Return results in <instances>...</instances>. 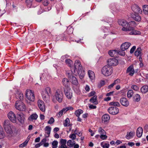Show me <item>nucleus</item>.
<instances>
[{"label":"nucleus","mask_w":148,"mask_h":148,"mask_svg":"<svg viewBox=\"0 0 148 148\" xmlns=\"http://www.w3.org/2000/svg\"><path fill=\"white\" fill-rule=\"evenodd\" d=\"M71 83L75 85H77L78 84V82L76 78L74 76H72V77L70 79H69Z\"/></svg>","instance_id":"29"},{"label":"nucleus","mask_w":148,"mask_h":148,"mask_svg":"<svg viewBox=\"0 0 148 148\" xmlns=\"http://www.w3.org/2000/svg\"><path fill=\"white\" fill-rule=\"evenodd\" d=\"M76 134H74V133L70 134L69 136V138L72 139V140H73L76 138Z\"/></svg>","instance_id":"53"},{"label":"nucleus","mask_w":148,"mask_h":148,"mask_svg":"<svg viewBox=\"0 0 148 148\" xmlns=\"http://www.w3.org/2000/svg\"><path fill=\"white\" fill-rule=\"evenodd\" d=\"M33 0H25L26 4L29 8L31 7L32 5V3Z\"/></svg>","instance_id":"38"},{"label":"nucleus","mask_w":148,"mask_h":148,"mask_svg":"<svg viewBox=\"0 0 148 148\" xmlns=\"http://www.w3.org/2000/svg\"><path fill=\"white\" fill-rule=\"evenodd\" d=\"M131 9L135 13H141L142 12V10L138 5L135 4H134L132 5Z\"/></svg>","instance_id":"11"},{"label":"nucleus","mask_w":148,"mask_h":148,"mask_svg":"<svg viewBox=\"0 0 148 148\" xmlns=\"http://www.w3.org/2000/svg\"><path fill=\"white\" fill-rule=\"evenodd\" d=\"M119 24L123 27L122 30L124 31L132 30V28L130 26L129 23L124 20H119L118 21Z\"/></svg>","instance_id":"3"},{"label":"nucleus","mask_w":148,"mask_h":148,"mask_svg":"<svg viewBox=\"0 0 148 148\" xmlns=\"http://www.w3.org/2000/svg\"><path fill=\"white\" fill-rule=\"evenodd\" d=\"M18 120L21 124L24 123L25 117L24 115L22 114H20L18 115L17 117Z\"/></svg>","instance_id":"23"},{"label":"nucleus","mask_w":148,"mask_h":148,"mask_svg":"<svg viewBox=\"0 0 148 148\" xmlns=\"http://www.w3.org/2000/svg\"><path fill=\"white\" fill-rule=\"evenodd\" d=\"M143 133V128L140 127H139L137 129L136 131V135L138 137H140L142 135Z\"/></svg>","instance_id":"27"},{"label":"nucleus","mask_w":148,"mask_h":148,"mask_svg":"<svg viewBox=\"0 0 148 148\" xmlns=\"http://www.w3.org/2000/svg\"><path fill=\"white\" fill-rule=\"evenodd\" d=\"M88 73L91 81H94L95 79V75L94 72L92 71L89 70L88 71Z\"/></svg>","instance_id":"21"},{"label":"nucleus","mask_w":148,"mask_h":148,"mask_svg":"<svg viewBox=\"0 0 148 148\" xmlns=\"http://www.w3.org/2000/svg\"><path fill=\"white\" fill-rule=\"evenodd\" d=\"M58 142L56 140H54L52 143V148H57L58 147Z\"/></svg>","instance_id":"49"},{"label":"nucleus","mask_w":148,"mask_h":148,"mask_svg":"<svg viewBox=\"0 0 148 148\" xmlns=\"http://www.w3.org/2000/svg\"><path fill=\"white\" fill-rule=\"evenodd\" d=\"M49 4V2L47 0H45L43 2V4L44 5L47 6Z\"/></svg>","instance_id":"62"},{"label":"nucleus","mask_w":148,"mask_h":148,"mask_svg":"<svg viewBox=\"0 0 148 148\" xmlns=\"http://www.w3.org/2000/svg\"><path fill=\"white\" fill-rule=\"evenodd\" d=\"M140 96L138 94H135L133 97V101H135L138 102L140 101Z\"/></svg>","instance_id":"35"},{"label":"nucleus","mask_w":148,"mask_h":148,"mask_svg":"<svg viewBox=\"0 0 148 148\" xmlns=\"http://www.w3.org/2000/svg\"><path fill=\"white\" fill-rule=\"evenodd\" d=\"M75 144V142L73 140H68L67 142V144L68 146L70 147H73L74 145Z\"/></svg>","instance_id":"30"},{"label":"nucleus","mask_w":148,"mask_h":148,"mask_svg":"<svg viewBox=\"0 0 148 148\" xmlns=\"http://www.w3.org/2000/svg\"><path fill=\"white\" fill-rule=\"evenodd\" d=\"M51 92V89L49 87H47L45 89L42 91V93H44L45 94H48L49 95Z\"/></svg>","instance_id":"37"},{"label":"nucleus","mask_w":148,"mask_h":148,"mask_svg":"<svg viewBox=\"0 0 148 148\" xmlns=\"http://www.w3.org/2000/svg\"><path fill=\"white\" fill-rule=\"evenodd\" d=\"M77 74V73H74L73 69H71V71H68L66 72V75L69 79H71L72 76H74V75H76Z\"/></svg>","instance_id":"15"},{"label":"nucleus","mask_w":148,"mask_h":148,"mask_svg":"<svg viewBox=\"0 0 148 148\" xmlns=\"http://www.w3.org/2000/svg\"><path fill=\"white\" fill-rule=\"evenodd\" d=\"M8 118L13 123H17V117L16 115L14 112L10 111L7 114Z\"/></svg>","instance_id":"7"},{"label":"nucleus","mask_w":148,"mask_h":148,"mask_svg":"<svg viewBox=\"0 0 148 148\" xmlns=\"http://www.w3.org/2000/svg\"><path fill=\"white\" fill-rule=\"evenodd\" d=\"M131 88L135 91H138L139 89L138 87L136 85H132Z\"/></svg>","instance_id":"52"},{"label":"nucleus","mask_w":148,"mask_h":148,"mask_svg":"<svg viewBox=\"0 0 148 148\" xmlns=\"http://www.w3.org/2000/svg\"><path fill=\"white\" fill-rule=\"evenodd\" d=\"M66 139H61L60 141V145H66Z\"/></svg>","instance_id":"54"},{"label":"nucleus","mask_w":148,"mask_h":148,"mask_svg":"<svg viewBox=\"0 0 148 148\" xmlns=\"http://www.w3.org/2000/svg\"><path fill=\"white\" fill-rule=\"evenodd\" d=\"M74 73L76 72L79 75V78L82 79L84 75V72L82 68L80 62L78 60H76L74 64Z\"/></svg>","instance_id":"1"},{"label":"nucleus","mask_w":148,"mask_h":148,"mask_svg":"<svg viewBox=\"0 0 148 148\" xmlns=\"http://www.w3.org/2000/svg\"><path fill=\"white\" fill-rule=\"evenodd\" d=\"M51 128L48 126H47L45 128V135L46 137H48L49 136Z\"/></svg>","instance_id":"20"},{"label":"nucleus","mask_w":148,"mask_h":148,"mask_svg":"<svg viewBox=\"0 0 148 148\" xmlns=\"http://www.w3.org/2000/svg\"><path fill=\"white\" fill-rule=\"evenodd\" d=\"M108 53L112 57H117L118 55V51L117 50H110L108 51Z\"/></svg>","instance_id":"18"},{"label":"nucleus","mask_w":148,"mask_h":148,"mask_svg":"<svg viewBox=\"0 0 148 148\" xmlns=\"http://www.w3.org/2000/svg\"><path fill=\"white\" fill-rule=\"evenodd\" d=\"M55 96L56 100L60 103L62 102L63 95L62 92L60 90H58L56 92Z\"/></svg>","instance_id":"8"},{"label":"nucleus","mask_w":148,"mask_h":148,"mask_svg":"<svg viewBox=\"0 0 148 148\" xmlns=\"http://www.w3.org/2000/svg\"><path fill=\"white\" fill-rule=\"evenodd\" d=\"M38 117V116L36 114H33L29 117L28 120L29 121H33L34 120H36Z\"/></svg>","instance_id":"25"},{"label":"nucleus","mask_w":148,"mask_h":148,"mask_svg":"<svg viewBox=\"0 0 148 148\" xmlns=\"http://www.w3.org/2000/svg\"><path fill=\"white\" fill-rule=\"evenodd\" d=\"M74 91L77 93H79V90L78 87H77L76 88H74Z\"/></svg>","instance_id":"61"},{"label":"nucleus","mask_w":148,"mask_h":148,"mask_svg":"<svg viewBox=\"0 0 148 148\" xmlns=\"http://www.w3.org/2000/svg\"><path fill=\"white\" fill-rule=\"evenodd\" d=\"M64 92L66 97L69 99H71L73 97V93L71 88L64 89Z\"/></svg>","instance_id":"10"},{"label":"nucleus","mask_w":148,"mask_h":148,"mask_svg":"<svg viewBox=\"0 0 148 148\" xmlns=\"http://www.w3.org/2000/svg\"><path fill=\"white\" fill-rule=\"evenodd\" d=\"M121 82L120 79H117L114 81L113 84L114 85L119 84Z\"/></svg>","instance_id":"56"},{"label":"nucleus","mask_w":148,"mask_h":148,"mask_svg":"<svg viewBox=\"0 0 148 148\" xmlns=\"http://www.w3.org/2000/svg\"><path fill=\"white\" fill-rule=\"evenodd\" d=\"M141 49L140 48H138L135 52V55L137 57L140 56L141 54Z\"/></svg>","instance_id":"40"},{"label":"nucleus","mask_w":148,"mask_h":148,"mask_svg":"<svg viewBox=\"0 0 148 148\" xmlns=\"http://www.w3.org/2000/svg\"><path fill=\"white\" fill-rule=\"evenodd\" d=\"M120 102L121 104L123 106L127 107L129 105V102L126 98L122 97L121 98Z\"/></svg>","instance_id":"16"},{"label":"nucleus","mask_w":148,"mask_h":148,"mask_svg":"<svg viewBox=\"0 0 148 148\" xmlns=\"http://www.w3.org/2000/svg\"><path fill=\"white\" fill-rule=\"evenodd\" d=\"M98 132L99 133L101 134H106L105 131L103 129H102L101 127L99 128Z\"/></svg>","instance_id":"50"},{"label":"nucleus","mask_w":148,"mask_h":148,"mask_svg":"<svg viewBox=\"0 0 148 148\" xmlns=\"http://www.w3.org/2000/svg\"><path fill=\"white\" fill-rule=\"evenodd\" d=\"M58 148H68L66 145H60Z\"/></svg>","instance_id":"63"},{"label":"nucleus","mask_w":148,"mask_h":148,"mask_svg":"<svg viewBox=\"0 0 148 148\" xmlns=\"http://www.w3.org/2000/svg\"><path fill=\"white\" fill-rule=\"evenodd\" d=\"M139 13H136L132 16V18L136 21L140 22L141 19V17L140 15L138 14Z\"/></svg>","instance_id":"24"},{"label":"nucleus","mask_w":148,"mask_h":148,"mask_svg":"<svg viewBox=\"0 0 148 148\" xmlns=\"http://www.w3.org/2000/svg\"><path fill=\"white\" fill-rule=\"evenodd\" d=\"M126 73H129V75L130 76H132L133 75L134 71L132 65H131L127 69Z\"/></svg>","instance_id":"19"},{"label":"nucleus","mask_w":148,"mask_h":148,"mask_svg":"<svg viewBox=\"0 0 148 148\" xmlns=\"http://www.w3.org/2000/svg\"><path fill=\"white\" fill-rule=\"evenodd\" d=\"M66 64L69 66H71L73 64V62L69 59H67L65 60Z\"/></svg>","instance_id":"39"},{"label":"nucleus","mask_w":148,"mask_h":148,"mask_svg":"<svg viewBox=\"0 0 148 148\" xmlns=\"http://www.w3.org/2000/svg\"><path fill=\"white\" fill-rule=\"evenodd\" d=\"M42 95L43 99L46 102H48L49 100V95L42 93Z\"/></svg>","instance_id":"31"},{"label":"nucleus","mask_w":148,"mask_h":148,"mask_svg":"<svg viewBox=\"0 0 148 148\" xmlns=\"http://www.w3.org/2000/svg\"><path fill=\"white\" fill-rule=\"evenodd\" d=\"M16 97L18 99H19L20 101H22L23 100V94L21 92H18L16 94Z\"/></svg>","instance_id":"33"},{"label":"nucleus","mask_w":148,"mask_h":148,"mask_svg":"<svg viewBox=\"0 0 148 148\" xmlns=\"http://www.w3.org/2000/svg\"><path fill=\"white\" fill-rule=\"evenodd\" d=\"M15 108L16 109L24 111L26 109V107L25 104L21 101H17L15 103Z\"/></svg>","instance_id":"6"},{"label":"nucleus","mask_w":148,"mask_h":148,"mask_svg":"<svg viewBox=\"0 0 148 148\" xmlns=\"http://www.w3.org/2000/svg\"><path fill=\"white\" fill-rule=\"evenodd\" d=\"M140 90L143 94H145L148 92V86L145 85L143 86L141 88Z\"/></svg>","instance_id":"28"},{"label":"nucleus","mask_w":148,"mask_h":148,"mask_svg":"<svg viewBox=\"0 0 148 148\" xmlns=\"http://www.w3.org/2000/svg\"><path fill=\"white\" fill-rule=\"evenodd\" d=\"M110 117L108 114H104L102 117V121L103 123H105L108 122L109 120Z\"/></svg>","instance_id":"22"},{"label":"nucleus","mask_w":148,"mask_h":148,"mask_svg":"<svg viewBox=\"0 0 148 148\" xmlns=\"http://www.w3.org/2000/svg\"><path fill=\"white\" fill-rule=\"evenodd\" d=\"M38 105L40 110L42 112L45 110V105L44 102L42 100H38Z\"/></svg>","instance_id":"13"},{"label":"nucleus","mask_w":148,"mask_h":148,"mask_svg":"<svg viewBox=\"0 0 148 148\" xmlns=\"http://www.w3.org/2000/svg\"><path fill=\"white\" fill-rule=\"evenodd\" d=\"M90 101L92 103L96 104L97 103V97L93 96L90 99Z\"/></svg>","instance_id":"45"},{"label":"nucleus","mask_w":148,"mask_h":148,"mask_svg":"<svg viewBox=\"0 0 148 148\" xmlns=\"http://www.w3.org/2000/svg\"><path fill=\"white\" fill-rule=\"evenodd\" d=\"M3 127L6 132L8 134H12L13 131L11 129L10 123V121L8 120H5L3 123Z\"/></svg>","instance_id":"4"},{"label":"nucleus","mask_w":148,"mask_h":148,"mask_svg":"<svg viewBox=\"0 0 148 148\" xmlns=\"http://www.w3.org/2000/svg\"><path fill=\"white\" fill-rule=\"evenodd\" d=\"M143 10L144 13L146 14H148V5H144L143 6Z\"/></svg>","instance_id":"41"},{"label":"nucleus","mask_w":148,"mask_h":148,"mask_svg":"<svg viewBox=\"0 0 148 148\" xmlns=\"http://www.w3.org/2000/svg\"><path fill=\"white\" fill-rule=\"evenodd\" d=\"M101 145L103 148H108L110 146L109 144L105 143L103 142L101 143Z\"/></svg>","instance_id":"47"},{"label":"nucleus","mask_w":148,"mask_h":148,"mask_svg":"<svg viewBox=\"0 0 148 148\" xmlns=\"http://www.w3.org/2000/svg\"><path fill=\"white\" fill-rule=\"evenodd\" d=\"M100 137L102 140H105L107 138V136L105 134H102L101 135Z\"/></svg>","instance_id":"55"},{"label":"nucleus","mask_w":148,"mask_h":148,"mask_svg":"<svg viewBox=\"0 0 148 148\" xmlns=\"http://www.w3.org/2000/svg\"><path fill=\"white\" fill-rule=\"evenodd\" d=\"M124 51H118V54L122 56H123L125 55V52Z\"/></svg>","instance_id":"58"},{"label":"nucleus","mask_w":148,"mask_h":148,"mask_svg":"<svg viewBox=\"0 0 148 148\" xmlns=\"http://www.w3.org/2000/svg\"><path fill=\"white\" fill-rule=\"evenodd\" d=\"M135 133L130 132H127V135L126 136V138L127 139H130V138H132L134 136Z\"/></svg>","instance_id":"32"},{"label":"nucleus","mask_w":148,"mask_h":148,"mask_svg":"<svg viewBox=\"0 0 148 148\" xmlns=\"http://www.w3.org/2000/svg\"><path fill=\"white\" fill-rule=\"evenodd\" d=\"M73 109V107L71 106L68 107L66 108H63L62 110L64 114L66 113V112L69 110H72Z\"/></svg>","instance_id":"43"},{"label":"nucleus","mask_w":148,"mask_h":148,"mask_svg":"<svg viewBox=\"0 0 148 148\" xmlns=\"http://www.w3.org/2000/svg\"><path fill=\"white\" fill-rule=\"evenodd\" d=\"M89 108L90 109H94L96 108V106L93 105H90L89 106Z\"/></svg>","instance_id":"64"},{"label":"nucleus","mask_w":148,"mask_h":148,"mask_svg":"<svg viewBox=\"0 0 148 148\" xmlns=\"http://www.w3.org/2000/svg\"><path fill=\"white\" fill-rule=\"evenodd\" d=\"M136 47L135 46H133L132 48L130 50V53H133L134 52V51L135 49H136Z\"/></svg>","instance_id":"59"},{"label":"nucleus","mask_w":148,"mask_h":148,"mask_svg":"<svg viewBox=\"0 0 148 148\" xmlns=\"http://www.w3.org/2000/svg\"><path fill=\"white\" fill-rule=\"evenodd\" d=\"M70 120L68 118H67L64 121L63 125L65 127L69 126L70 125Z\"/></svg>","instance_id":"42"},{"label":"nucleus","mask_w":148,"mask_h":148,"mask_svg":"<svg viewBox=\"0 0 148 148\" xmlns=\"http://www.w3.org/2000/svg\"><path fill=\"white\" fill-rule=\"evenodd\" d=\"M83 111L79 109L76 110L75 112V114L77 116H79L80 114L83 113Z\"/></svg>","instance_id":"48"},{"label":"nucleus","mask_w":148,"mask_h":148,"mask_svg":"<svg viewBox=\"0 0 148 148\" xmlns=\"http://www.w3.org/2000/svg\"><path fill=\"white\" fill-rule=\"evenodd\" d=\"M134 94L133 90H129L127 93V97L128 98L130 99L133 96Z\"/></svg>","instance_id":"36"},{"label":"nucleus","mask_w":148,"mask_h":148,"mask_svg":"<svg viewBox=\"0 0 148 148\" xmlns=\"http://www.w3.org/2000/svg\"><path fill=\"white\" fill-rule=\"evenodd\" d=\"M108 111L110 114L112 115H116L119 112V109L115 107L111 106L108 109Z\"/></svg>","instance_id":"9"},{"label":"nucleus","mask_w":148,"mask_h":148,"mask_svg":"<svg viewBox=\"0 0 148 148\" xmlns=\"http://www.w3.org/2000/svg\"><path fill=\"white\" fill-rule=\"evenodd\" d=\"M105 84V82L104 80L101 81L98 84V86L99 88H100L101 87L104 86Z\"/></svg>","instance_id":"51"},{"label":"nucleus","mask_w":148,"mask_h":148,"mask_svg":"<svg viewBox=\"0 0 148 148\" xmlns=\"http://www.w3.org/2000/svg\"><path fill=\"white\" fill-rule=\"evenodd\" d=\"M46 141H47L46 139L44 138L40 142V144H41L42 145L43 144H44L45 143H46Z\"/></svg>","instance_id":"60"},{"label":"nucleus","mask_w":148,"mask_h":148,"mask_svg":"<svg viewBox=\"0 0 148 148\" xmlns=\"http://www.w3.org/2000/svg\"><path fill=\"white\" fill-rule=\"evenodd\" d=\"M109 105L110 106H115L119 107L120 106L119 102L117 101H113L110 103Z\"/></svg>","instance_id":"46"},{"label":"nucleus","mask_w":148,"mask_h":148,"mask_svg":"<svg viewBox=\"0 0 148 148\" xmlns=\"http://www.w3.org/2000/svg\"><path fill=\"white\" fill-rule=\"evenodd\" d=\"M131 43L129 42H125L122 44L121 46V50L125 51L131 45Z\"/></svg>","instance_id":"17"},{"label":"nucleus","mask_w":148,"mask_h":148,"mask_svg":"<svg viewBox=\"0 0 148 148\" xmlns=\"http://www.w3.org/2000/svg\"><path fill=\"white\" fill-rule=\"evenodd\" d=\"M133 29L132 30H127V31H131V32L129 33L130 35H136L140 34V33L139 31L134 30V28L132 27Z\"/></svg>","instance_id":"26"},{"label":"nucleus","mask_w":148,"mask_h":148,"mask_svg":"<svg viewBox=\"0 0 148 148\" xmlns=\"http://www.w3.org/2000/svg\"><path fill=\"white\" fill-rule=\"evenodd\" d=\"M102 74L105 76H108L111 75L113 72L112 67L108 65L103 66L101 70Z\"/></svg>","instance_id":"2"},{"label":"nucleus","mask_w":148,"mask_h":148,"mask_svg":"<svg viewBox=\"0 0 148 148\" xmlns=\"http://www.w3.org/2000/svg\"><path fill=\"white\" fill-rule=\"evenodd\" d=\"M26 97L29 101H34L35 100V96L34 92L29 89H27L25 92Z\"/></svg>","instance_id":"5"},{"label":"nucleus","mask_w":148,"mask_h":148,"mask_svg":"<svg viewBox=\"0 0 148 148\" xmlns=\"http://www.w3.org/2000/svg\"><path fill=\"white\" fill-rule=\"evenodd\" d=\"M118 61L116 58H110L108 61V65L109 66H115L118 64Z\"/></svg>","instance_id":"12"},{"label":"nucleus","mask_w":148,"mask_h":148,"mask_svg":"<svg viewBox=\"0 0 148 148\" xmlns=\"http://www.w3.org/2000/svg\"><path fill=\"white\" fill-rule=\"evenodd\" d=\"M54 121V120L53 117H51L50 118V119L48 121V123L50 124H51L53 123Z\"/></svg>","instance_id":"57"},{"label":"nucleus","mask_w":148,"mask_h":148,"mask_svg":"<svg viewBox=\"0 0 148 148\" xmlns=\"http://www.w3.org/2000/svg\"><path fill=\"white\" fill-rule=\"evenodd\" d=\"M5 136V132L2 127L0 125V139L4 138Z\"/></svg>","instance_id":"34"},{"label":"nucleus","mask_w":148,"mask_h":148,"mask_svg":"<svg viewBox=\"0 0 148 148\" xmlns=\"http://www.w3.org/2000/svg\"><path fill=\"white\" fill-rule=\"evenodd\" d=\"M29 140L28 139L26 140L24 142L19 145V147H26L27 146Z\"/></svg>","instance_id":"44"},{"label":"nucleus","mask_w":148,"mask_h":148,"mask_svg":"<svg viewBox=\"0 0 148 148\" xmlns=\"http://www.w3.org/2000/svg\"><path fill=\"white\" fill-rule=\"evenodd\" d=\"M63 85L64 86V89L70 88V83L68 79L66 78H64L62 81Z\"/></svg>","instance_id":"14"}]
</instances>
